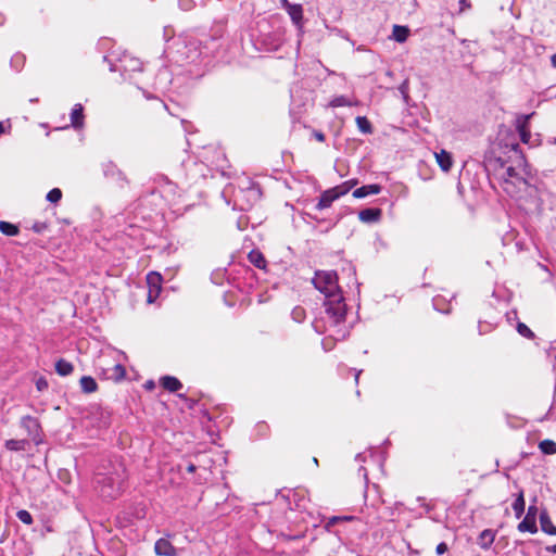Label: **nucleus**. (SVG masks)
Instances as JSON below:
<instances>
[{"label": "nucleus", "instance_id": "obj_43", "mask_svg": "<svg viewBox=\"0 0 556 556\" xmlns=\"http://www.w3.org/2000/svg\"><path fill=\"white\" fill-rule=\"evenodd\" d=\"M361 372H362V371L359 370V371H356V374H355V381H356V382L358 381V378H359Z\"/></svg>", "mask_w": 556, "mask_h": 556}, {"label": "nucleus", "instance_id": "obj_6", "mask_svg": "<svg viewBox=\"0 0 556 556\" xmlns=\"http://www.w3.org/2000/svg\"><path fill=\"white\" fill-rule=\"evenodd\" d=\"M280 5L283 10L287 11L291 21L294 23V25L298 26L299 28H301L302 20H303L302 5L290 3L288 0H280Z\"/></svg>", "mask_w": 556, "mask_h": 556}, {"label": "nucleus", "instance_id": "obj_24", "mask_svg": "<svg viewBox=\"0 0 556 556\" xmlns=\"http://www.w3.org/2000/svg\"><path fill=\"white\" fill-rule=\"evenodd\" d=\"M539 447L543 454L554 455L556 454V443L552 440H543L540 442Z\"/></svg>", "mask_w": 556, "mask_h": 556}, {"label": "nucleus", "instance_id": "obj_32", "mask_svg": "<svg viewBox=\"0 0 556 556\" xmlns=\"http://www.w3.org/2000/svg\"><path fill=\"white\" fill-rule=\"evenodd\" d=\"M36 388L38 391H43L48 388V382L45 378H39L37 381H36Z\"/></svg>", "mask_w": 556, "mask_h": 556}, {"label": "nucleus", "instance_id": "obj_22", "mask_svg": "<svg viewBox=\"0 0 556 556\" xmlns=\"http://www.w3.org/2000/svg\"><path fill=\"white\" fill-rule=\"evenodd\" d=\"M249 261L258 268H265L266 261L263 256V254L258 251H252L249 254Z\"/></svg>", "mask_w": 556, "mask_h": 556}, {"label": "nucleus", "instance_id": "obj_2", "mask_svg": "<svg viewBox=\"0 0 556 556\" xmlns=\"http://www.w3.org/2000/svg\"><path fill=\"white\" fill-rule=\"evenodd\" d=\"M510 152L513 153L509 159L515 163V166L506 168L505 189L508 191L509 185H518L519 188L527 187L528 181L525 177L528 175L527 162L519 148L518 143L510 144Z\"/></svg>", "mask_w": 556, "mask_h": 556}, {"label": "nucleus", "instance_id": "obj_36", "mask_svg": "<svg viewBox=\"0 0 556 556\" xmlns=\"http://www.w3.org/2000/svg\"><path fill=\"white\" fill-rule=\"evenodd\" d=\"M536 507L534 505H531L529 508H528V513L526 516H533L535 518L536 516Z\"/></svg>", "mask_w": 556, "mask_h": 556}, {"label": "nucleus", "instance_id": "obj_19", "mask_svg": "<svg viewBox=\"0 0 556 556\" xmlns=\"http://www.w3.org/2000/svg\"><path fill=\"white\" fill-rule=\"evenodd\" d=\"M493 541L494 534L491 530H483L478 538V544L484 549L489 548Z\"/></svg>", "mask_w": 556, "mask_h": 556}, {"label": "nucleus", "instance_id": "obj_28", "mask_svg": "<svg viewBox=\"0 0 556 556\" xmlns=\"http://www.w3.org/2000/svg\"><path fill=\"white\" fill-rule=\"evenodd\" d=\"M46 199L51 203H58L62 199V191L59 188H53L47 193Z\"/></svg>", "mask_w": 556, "mask_h": 556}, {"label": "nucleus", "instance_id": "obj_7", "mask_svg": "<svg viewBox=\"0 0 556 556\" xmlns=\"http://www.w3.org/2000/svg\"><path fill=\"white\" fill-rule=\"evenodd\" d=\"M154 552L159 556H178L173 544L164 538H161L155 542Z\"/></svg>", "mask_w": 556, "mask_h": 556}, {"label": "nucleus", "instance_id": "obj_17", "mask_svg": "<svg viewBox=\"0 0 556 556\" xmlns=\"http://www.w3.org/2000/svg\"><path fill=\"white\" fill-rule=\"evenodd\" d=\"M540 522L542 531L551 535H556V527L553 525L546 513L541 514Z\"/></svg>", "mask_w": 556, "mask_h": 556}, {"label": "nucleus", "instance_id": "obj_11", "mask_svg": "<svg viewBox=\"0 0 556 556\" xmlns=\"http://www.w3.org/2000/svg\"><path fill=\"white\" fill-rule=\"evenodd\" d=\"M381 217L380 208H365L358 213V218L363 223H376Z\"/></svg>", "mask_w": 556, "mask_h": 556}, {"label": "nucleus", "instance_id": "obj_12", "mask_svg": "<svg viewBox=\"0 0 556 556\" xmlns=\"http://www.w3.org/2000/svg\"><path fill=\"white\" fill-rule=\"evenodd\" d=\"M71 123L74 128H80L84 124V109L83 105L77 103L71 112Z\"/></svg>", "mask_w": 556, "mask_h": 556}, {"label": "nucleus", "instance_id": "obj_31", "mask_svg": "<svg viewBox=\"0 0 556 556\" xmlns=\"http://www.w3.org/2000/svg\"><path fill=\"white\" fill-rule=\"evenodd\" d=\"M305 317V311L303 307L301 306H296L293 308L292 311V318L298 321V323H301Z\"/></svg>", "mask_w": 556, "mask_h": 556}, {"label": "nucleus", "instance_id": "obj_26", "mask_svg": "<svg viewBox=\"0 0 556 556\" xmlns=\"http://www.w3.org/2000/svg\"><path fill=\"white\" fill-rule=\"evenodd\" d=\"M0 231L5 236H16L18 233V228L11 223L0 222Z\"/></svg>", "mask_w": 556, "mask_h": 556}, {"label": "nucleus", "instance_id": "obj_45", "mask_svg": "<svg viewBox=\"0 0 556 556\" xmlns=\"http://www.w3.org/2000/svg\"><path fill=\"white\" fill-rule=\"evenodd\" d=\"M552 552L556 553V544L552 547Z\"/></svg>", "mask_w": 556, "mask_h": 556}, {"label": "nucleus", "instance_id": "obj_21", "mask_svg": "<svg viewBox=\"0 0 556 556\" xmlns=\"http://www.w3.org/2000/svg\"><path fill=\"white\" fill-rule=\"evenodd\" d=\"M408 33H409V30L407 27L394 25L393 31H392V37L397 42H404L408 37Z\"/></svg>", "mask_w": 556, "mask_h": 556}, {"label": "nucleus", "instance_id": "obj_23", "mask_svg": "<svg viewBox=\"0 0 556 556\" xmlns=\"http://www.w3.org/2000/svg\"><path fill=\"white\" fill-rule=\"evenodd\" d=\"M27 444V440L11 439L5 442V447L10 451H25Z\"/></svg>", "mask_w": 556, "mask_h": 556}, {"label": "nucleus", "instance_id": "obj_44", "mask_svg": "<svg viewBox=\"0 0 556 556\" xmlns=\"http://www.w3.org/2000/svg\"><path fill=\"white\" fill-rule=\"evenodd\" d=\"M4 131L3 124L0 123V135Z\"/></svg>", "mask_w": 556, "mask_h": 556}, {"label": "nucleus", "instance_id": "obj_39", "mask_svg": "<svg viewBox=\"0 0 556 556\" xmlns=\"http://www.w3.org/2000/svg\"><path fill=\"white\" fill-rule=\"evenodd\" d=\"M195 469H197V467H195V465H193V464H189V465L187 466V471H188V472H191V473H192V472H194V471H195Z\"/></svg>", "mask_w": 556, "mask_h": 556}, {"label": "nucleus", "instance_id": "obj_27", "mask_svg": "<svg viewBox=\"0 0 556 556\" xmlns=\"http://www.w3.org/2000/svg\"><path fill=\"white\" fill-rule=\"evenodd\" d=\"M355 103L351 102L348 98H345L344 96H339V97H336L333 98L329 105L331 108H339V106H351V105H354Z\"/></svg>", "mask_w": 556, "mask_h": 556}, {"label": "nucleus", "instance_id": "obj_13", "mask_svg": "<svg viewBox=\"0 0 556 556\" xmlns=\"http://www.w3.org/2000/svg\"><path fill=\"white\" fill-rule=\"evenodd\" d=\"M161 384L163 386L164 389L170 392H176L182 387L181 382L177 378L172 376L163 377L161 379Z\"/></svg>", "mask_w": 556, "mask_h": 556}, {"label": "nucleus", "instance_id": "obj_35", "mask_svg": "<svg viewBox=\"0 0 556 556\" xmlns=\"http://www.w3.org/2000/svg\"><path fill=\"white\" fill-rule=\"evenodd\" d=\"M459 5H460V12L470 8V3L467 0H459Z\"/></svg>", "mask_w": 556, "mask_h": 556}, {"label": "nucleus", "instance_id": "obj_38", "mask_svg": "<svg viewBox=\"0 0 556 556\" xmlns=\"http://www.w3.org/2000/svg\"><path fill=\"white\" fill-rule=\"evenodd\" d=\"M45 228H46V224H35L34 225V230L36 232H41Z\"/></svg>", "mask_w": 556, "mask_h": 556}, {"label": "nucleus", "instance_id": "obj_14", "mask_svg": "<svg viewBox=\"0 0 556 556\" xmlns=\"http://www.w3.org/2000/svg\"><path fill=\"white\" fill-rule=\"evenodd\" d=\"M520 532L535 533L538 531L536 522L533 516H526L523 520L518 525Z\"/></svg>", "mask_w": 556, "mask_h": 556}, {"label": "nucleus", "instance_id": "obj_10", "mask_svg": "<svg viewBox=\"0 0 556 556\" xmlns=\"http://www.w3.org/2000/svg\"><path fill=\"white\" fill-rule=\"evenodd\" d=\"M381 191V187L379 185H366L359 187L353 191V197L356 199H362L371 194H378Z\"/></svg>", "mask_w": 556, "mask_h": 556}, {"label": "nucleus", "instance_id": "obj_29", "mask_svg": "<svg viewBox=\"0 0 556 556\" xmlns=\"http://www.w3.org/2000/svg\"><path fill=\"white\" fill-rule=\"evenodd\" d=\"M16 516L20 519V521H22L25 525H31L33 523L31 515L27 510H25V509L18 510Z\"/></svg>", "mask_w": 556, "mask_h": 556}, {"label": "nucleus", "instance_id": "obj_15", "mask_svg": "<svg viewBox=\"0 0 556 556\" xmlns=\"http://www.w3.org/2000/svg\"><path fill=\"white\" fill-rule=\"evenodd\" d=\"M162 276L159 273L151 271L147 275V283L149 289L155 290L156 293L161 292Z\"/></svg>", "mask_w": 556, "mask_h": 556}, {"label": "nucleus", "instance_id": "obj_20", "mask_svg": "<svg viewBox=\"0 0 556 556\" xmlns=\"http://www.w3.org/2000/svg\"><path fill=\"white\" fill-rule=\"evenodd\" d=\"M80 388L86 393H92L97 390V382L92 377L84 376L81 377L80 381Z\"/></svg>", "mask_w": 556, "mask_h": 556}, {"label": "nucleus", "instance_id": "obj_4", "mask_svg": "<svg viewBox=\"0 0 556 556\" xmlns=\"http://www.w3.org/2000/svg\"><path fill=\"white\" fill-rule=\"evenodd\" d=\"M21 426L25 429L28 437L34 441L35 444H40L41 439V427L39 421L31 416H24L21 419Z\"/></svg>", "mask_w": 556, "mask_h": 556}, {"label": "nucleus", "instance_id": "obj_8", "mask_svg": "<svg viewBox=\"0 0 556 556\" xmlns=\"http://www.w3.org/2000/svg\"><path fill=\"white\" fill-rule=\"evenodd\" d=\"M434 156H435L437 163L440 166V168L443 172L447 173L453 165L452 154L450 152H447L446 150H441L439 152H435Z\"/></svg>", "mask_w": 556, "mask_h": 556}, {"label": "nucleus", "instance_id": "obj_37", "mask_svg": "<svg viewBox=\"0 0 556 556\" xmlns=\"http://www.w3.org/2000/svg\"><path fill=\"white\" fill-rule=\"evenodd\" d=\"M314 137L319 142H324L325 141V135L321 131H314Z\"/></svg>", "mask_w": 556, "mask_h": 556}, {"label": "nucleus", "instance_id": "obj_40", "mask_svg": "<svg viewBox=\"0 0 556 556\" xmlns=\"http://www.w3.org/2000/svg\"><path fill=\"white\" fill-rule=\"evenodd\" d=\"M314 327H315L316 331H318V332H320V333H321V332H324V331H327V330H328V329H326V328H325V329H320V328H319V325H318V321H316V323L314 324Z\"/></svg>", "mask_w": 556, "mask_h": 556}, {"label": "nucleus", "instance_id": "obj_5", "mask_svg": "<svg viewBox=\"0 0 556 556\" xmlns=\"http://www.w3.org/2000/svg\"><path fill=\"white\" fill-rule=\"evenodd\" d=\"M97 482L103 484L101 493L104 497L114 498L121 492L122 482L112 477L99 476Z\"/></svg>", "mask_w": 556, "mask_h": 556}, {"label": "nucleus", "instance_id": "obj_42", "mask_svg": "<svg viewBox=\"0 0 556 556\" xmlns=\"http://www.w3.org/2000/svg\"><path fill=\"white\" fill-rule=\"evenodd\" d=\"M153 386H154V384H153V382H152V381H148V382L146 383V388H147V389H152V388H153Z\"/></svg>", "mask_w": 556, "mask_h": 556}, {"label": "nucleus", "instance_id": "obj_33", "mask_svg": "<svg viewBox=\"0 0 556 556\" xmlns=\"http://www.w3.org/2000/svg\"><path fill=\"white\" fill-rule=\"evenodd\" d=\"M160 293H156L155 290L153 289H149V293H148V303H153L156 298L159 296Z\"/></svg>", "mask_w": 556, "mask_h": 556}, {"label": "nucleus", "instance_id": "obj_9", "mask_svg": "<svg viewBox=\"0 0 556 556\" xmlns=\"http://www.w3.org/2000/svg\"><path fill=\"white\" fill-rule=\"evenodd\" d=\"M533 114L530 115H523L518 118L517 121V128L520 135V139L523 143H528L529 139L531 137L530 130L528 128V121Z\"/></svg>", "mask_w": 556, "mask_h": 556}, {"label": "nucleus", "instance_id": "obj_3", "mask_svg": "<svg viewBox=\"0 0 556 556\" xmlns=\"http://www.w3.org/2000/svg\"><path fill=\"white\" fill-rule=\"evenodd\" d=\"M356 185V180H349L339 186L330 188L324 191L320 195V199L316 205L317 210H324L329 207L333 201L339 199L340 197L346 194L353 186Z\"/></svg>", "mask_w": 556, "mask_h": 556}, {"label": "nucleus", "instance_id": "obj_16", "mask_svg": "<svg viewBox=\"0 0 556 556\" xmlns=\"http://www.w3.org/2000/svg\"><path fill=\"white\" fill-rule=\"evenodd\" d=\"M73 370H74V367H73L72 363L67 362L66 359L60 358L55 363V371L62 377L71 375L73 372Z\"/></svg>", "mask_w": 556, "mask_h": 556}, {"label": "nucleus", "instance_id": "obj_1", "mask_svg": "<svg viewBox=\"0 0 556 556\" xmlns=\"http://www.w3.org/2000/svg\"><path fill=\"white\" fill-rule=\"evenodd\" d=\"M313 283L325 295V312L329 328H333L331 336L342 340L349 334L345 326L346 304L338 285L336 271H316Z\"/></svg>", "mask_w": 556, "mask_h": 556}, {"label": "nucleus", "instance_id": "obj_41", "mask_svg": "<svg viewBox=\"0 0 556 556\" xmlns=\"http://www.w3.org/2000/svg\"><path fill=\"white\" fill-rule=\"evenodd\" d=\"M551 61H552L553 66L556 67V53L554 55H552Z\"/></svg>", "mask_w": 556, "mask_h": 556}, {"label": "nucleus", "instance_id": "obj_30", "mask_svg": "<svg viewBox=\"0 0 556 556\" xmlns=\"http://www.w3.org/2000/svg\"><path fill=\"white\" fill-rule=\"evenodd\" d=\"M517 331L525 338H533L534 336L531 329L522 323L518 324Z\"/></svg>", "mask_w": 556, "mask_h": 556}, {"label": "nucleus", "instance_id": "obj_34", "mask_svg": "<svg viewBox=\"0 0 556 556\" xmlns=\"http://www.w3.org/2000/svg\"><path fill=\"white\" fill-rule=\"evenodd\" d=\"M446 551H447V545L444 542L438 544V546L435 548V552L438 555H443Z\"/></svg>", "mask_w": 556, "mask_h": 556}, {"label": "nucleus", "instance_id": "obj_25", "mask_svg": "<svg viewBox=\"0 0 556 556\" xmlns=\"http://www.w3.org/2000/svg\"><path fill=\"white\" fill-rule=\"evenodd\" d=\"M355 122H356V125L361 132H363V134H371L372 132L371 124L365 116H357Z\"/></svg>", "mask_w": 556, "mask_h": 556}, {"label": "nucleus", "instance_id": "obj_18", "mask_svg": "<svg viewBox=\"0 0 556 556\" xmlns=\"http://www.w3.org/2000/svg\"><path fill=\"white\" fill-rule=\"evenodd\" d=\"M525 506H526V502H525L523 492L520 491L513 503V509L515 511L516 518H520L522 516V514L525 511Z\"/></svg>", "mask_w": 556, "mask_h": 556}]
</instances>
